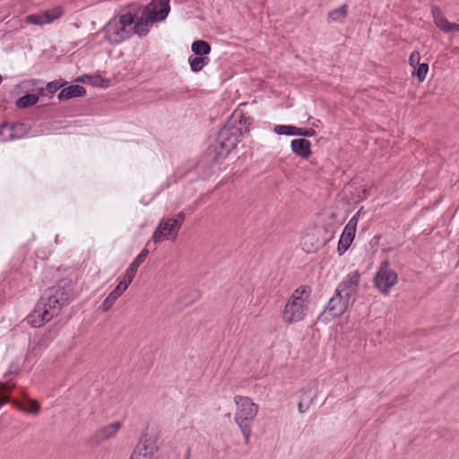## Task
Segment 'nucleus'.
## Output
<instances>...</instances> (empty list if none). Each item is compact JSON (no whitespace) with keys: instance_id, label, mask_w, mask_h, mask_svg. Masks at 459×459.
<instances>
[{"instance_id":"f257e3e1","label":"nucleus","mask_w":459,"mask_h":459,"mask_svg":"<svg viewBox=\"0 0 459 459\" xmlns=\"http://www.w3.org/2000/svg\"><path fill=\"white\" fill-rule=\"evenodd\" d=\"M68 299L69 291L65 288L56 285L48 289L29 317L31 326L40 327L48 323Z\"/></svg>"},{"instance_id":"f03ea898","label":"nucleus","mask_w":459,"mask_h":459,"mask_svg":"<svg viewBox=\"0 0 459 459\" xmlns=\"http://www.w3.org/2000/svg\"><path fill=\"white\" fill-rule=\"evenodd\" d=\"M310 293V288L304 285L292 292L282 312L285 324L292 325L304 320L308 312Z\"/></svg>"},{"instance_id":"7ed1b4c3","label":"nucleus","mask_w":459,"mask_h":459,"mask_svg":"<svg viewBox=\"0 0 459 459\" xmlns=\"http://www.w3.org/2000/svg\"><path fill=\"white\" fill-rule=\"evenodd\" d=\"M236 412L234 415L235 423L239 428L246 445L250 443L252 435L251 424L255 420L258 405L247 396L235 395Z\"/></svg>"},{"instance_id":"20e7f679","label":"nucleus","mask_w":459,"mask_h":459,"mask_svg":"<svg viewBox=\"0 0 459 459\" xmlns=\"http://www.w3.org/2000/svg\"><path fill=\"white\" fill-rule=\"evenodd\" d=\"M134 16L130 13L110 19L100 30L104 39L111 45H117L132 36Z\"/></svg>"},{"instance_id":"39448f33","label":"nucleus","mask_w":459,"mask_h":459,"mask_svg":"<svg viewBox=\"0 0 459 459\" xmlns=\"http://www.w3.org/2000/svg\"><path fill=\"white\" fill-rule=\"evenodd\" d=\"M158 4L153 0L144 7L141 15L134 19L132 25V34L139 37L146 36L154 22H162L166 19V11H157Z\"/></svg>"},{"instance_id":"423d86ee","label":"nucleus","mask_w":459,"mask_h":459,"mask_svg":"<svg viewBox=\"0 0 459 459\" xmlns=\"http://www.w3.org/2000/svg\"><path fill=\"white\" fill-rule=\"evenodd\" d=\"M242 137L241 129L232 126L230 124L225 125L218 134L214 149L218 155H228L240 142Z\"/></svg>"},{"instance_id":"0eeeda50","label":"nucleus","mask_w":459,"mask_h":459,"mask_svg":"<svg viewBox=\"0 0 459 459\" xmlns=\"http://www.w3.org/2000/svg\"><path fill=\"white\" fill-rule=\"evenodd\" d=\"M185 220L183 212H178L173 218L162 219L152 234V240L160 243L165 240H175Z\"/></svg>"},{"instance_id":"6e6552de","label":"nucleus","mask_w":459,"mask_h":459,"mask_svg":"<svg viewBox=\"0 0 459 459\" xmlns=\"http://www.w3.org/2000/svg\"><path fill=\"white\" fill-rule=\"evenodd\" d=\"M376 288L384 295H388L391 289L398 282L397 273L390 267V262L381 263L374 278Z\"/></svg>"},{"instance_id":"1a4fd4ad","label":"nucleus","mask_w":459,"mask_h":459,"mask_svg":"<svg viewBox=\"0 0 459 459\" xmlns=\"http://www.w3.org/2000/svg\"><path fill=\"white\" fill-rule=\"evenodd\" d=\"M350 300L349 298L344 297L335 290L334 296L330 299L321 316L325 320H331L342 316L347 310Z\"/></svg>"},{"instance_id":"9d476101","label":"nucleus","mask_w":459,"mask_h":459,"mask_svg":"<svg viewBox=\"0 0 459 459\" xmlns=\"http://www.w3.org/2000/svg\"><path fill=\"white\" fill-rule=\"evenodd\" d=\"M64 14V9L62 6H56L52 9L44 11L39 13H32L27 15L24 18V21L28 24L43 26L46 24H49L56 20L60 19Z\"/></svg>"},{"instance_id":"9b49d317","label":"nucleus","mask_w":459,"mask_h":459,"mask_svg":"<svg viewBox=\"0 0 459 459\" xmlns=\"http://www.w3.org/2000/svg\"><path fill=\"white\" fill-rule=\"evenodd\" d=\"M318 394V382L316 380H310L307 382L299 392V401L298 403V409L300 413L307 411L311 403Z\"/></svg>"},{"instance_id":"f8f14e48","label":"nucleus","mask_w":459,"mask_h":459,"mask_svg":"<svg viewBox=\"0 0 459 459\" xmlns=\"http://www.w3.org/2000/svg\"><path fill=\"white\" fill-rule=\"evenodd\" d=\"M157 449L155 438L149 434H143L134 447L132 455L142 459H155L154 454Z\"/></svg>"},{"instance_id":"ddd939ff","label":"nucleus","mask_w":459,"mask_h":459,"mask_svg":"<svg viewBox=\"0 0 459 459\" xmlns=\"http://www.w3.org/2000/svg\"><path fill=\"white\" fill-rule=\"evenodd\" d=\"M358 216L359 212H357L347 223L345 226L339 243H338V252L339 255H343L348 248L351 247L356 234L357 224H358Z\"/></svg>"},{"instance_id":"4468645a","label":"nucleus","mask_w":459,"mask_h":459,"mask_svg":"<svg viewBox=\"0 0 459 459\" xmlns=\"http://www.w3.org/2000/svg\"><path fill=\"white\" fill-rule=\"evenodd\" d=\"M360 281V274L358 271L349 273L340 282L336 290L350 299L357 293Z\"/></svg>"},{"instance_id":"2eb2a0df","label":"nucleus","mask_w":459,"mask_h":459,"mask_svg":"<svg viewBox=\"0 0 459 459\" xmlns=\"http://www.w3.org/2000/svg\"><path fill=\"white\" fill-rule=\"evenodd\" d=\"M122 424L119 421H114L98 429L91 437V442L100 444L117 436L121 429Z\"/></svg>"},{"instance_id":"dca6fc26","label":"nucleus","mask_w":459,"mask_h":459,"mask_svg":"<svg viewBox=\"0 0 459 459\" xmlns=\"http://www.w3.org/2000/svg\"><path fill=\"white\" fill-rule=\"evenodd\" d=\"M431 14L435 25L445 33H453L459 31V23L450 22L443 14L441 10L433 6L431 8Z\"/></svg>"},{"instance_id":"f3484780","label":"nucleus","mask_w":459,"mask_h":459,"mask_svg":"<svg viewBox=\"0 0 459 459\" xmlns=\"http://www.w3.org/2000/svg\"><path fill=\"white\" fill-rule=\"evenodd\" d=\"M148 253L147 249L142 250V252L134 259L126 269L125 275L120 281L126 284L127 288L134 278L139 266L145 261Z\"/></svg>"},{"instance_id":"a211bd4d","label":"nucleus","mask_w":459,"mask_h":459,"mask_svg":"<svg viewBox=\"0 0 459 459\" xmlns=\"http://www.w3.org/2000/svg\"><path fill=\"white\" fill-rule=\"evenodd\" d=\"M86 90L84 87L78 84H72L67 87H63V89L58 93L59 100H67L72 98L82 97L85 95Z\"/></svg>"},{"instance_id":"6ab92c4d","label":"nucleus","mask_w":459,"mask_h":459,"mask_svg":"<svg viewBox=\"0 0 459 459\" xmlns=\"http://www.w3.org/2000/svg\"><path fill=\"white\" fill-rule=\"evenodd\" d=\"M292 152L301 158H308L311 154V143L308 140L299 138L291 141Z\"/></svg>"},{"instance_id":"aec40b11","label":"nucleus","mask_w":459,"mask_h":459,"mask_svg":"<svg viewBox=\"0 0 459 459\" xmlns=\"http://www.w3.org/2000/svg\"><path fill=\"white\" fill-rule=\"evenodd\" d=\"M127 289L126 284L119 281L117 286L109 293V295L105 299V300L101 304V307L104 311L108 310L115 301L123 294V292Z\"/></svg>"},{"instance_id":"412c9836","label":"nucleus","mask_w":459,"mask_h":459,"mask_svg":"<svg viewBox=\"0 0 459 459\" xmlns=\"http://www.w3.org/2000/svg\"><path fill=\"white\" fill-rule=\"evenodd\" d=\"M348 14V5L342 4L328 13V22L342 23Z\"/></svg>"},{"instance_id":"4be33fe9","label":"nucleus","mask_w":459,"mask_h":459,"mask_svg":"<svg viewBox=\"0 0 459 459\" xmlns=\"http://www.w3.org/2000/svg\"><path fill=\"white\" fill-rule=\"evenodd\" d=\"M210 62L209 57L201 56H190L188 57V63L191 68V71L194 73L200 72L205 65H207Z\"/></svg>"},{"instance_id":"5701e85b","label":"nucleus","mask_w":459,"mask_h":459,"mask_svg":"<svg viewBox=\"0 0 459 459\" xmlns=\"http://www.w3.org/2000/svg\"><path fill=\"white\" fill-rule=\"evenodd\" d=\"M191 50L195 56H206L210 54L212 48L207 41L198 39L192 43Z\"/></svg>"},{"instance_id":"b1692460","label":"nucleus","mask_w":459,"mask_h":459,"mask_svg":"<svg viewBox=\"0 0 459 459\" xmlns=\"http://www.w3.org/2000/svg\"><path fill=\"white\" fill-rule=\"evenodd\" d=\"M15 128L19 129L21 128V126H11L8 124L0 126V141L6 142L14 140L16 136L14 135Z\"/></svg>"},{"instance_id":"393cba45","label":"nucleus","mask_w":459,"mask_h":459,"mask_svg":"<svg viewBox=\"0 0 459 459\" xmlns=\"http://www.w3.org/2000/svg\"><path fill=\"white\" fill-rule=\"evenodd\" d=\"M39 101V96L36 94H25L19 98L15 105L19 108H26L34 106Z\"/></svg>"},{"instance_id":"a878e982","label":"nucleus","mask_w":459,"mask_h":459,"mask_svg":"<svg viewBox=\"0 0 459 459\" xmlns=\"http://www.w3.org/2000/svg\"><path fill=\"white\" fill-rule=\"evenodd\" d=\"M88 83L95 87L108 88L110 82L108 79L103 77L100 74H90Z\"/></svg>"},{"instance_id":"bb28decb","label":"nucleus","mask_w":459,"mask_h":459,"mask_svg":"<svg viewBox=\"0 0 459 459\" xmlns=\"http://www.w3.org/2000/svg\"><path fill=\"white\" fill-rule=\"evenodd\" d=\"M428 71L429 65L422 63L416 67H413L412 75H416L420 82H423L426 79Z\"/></svg>"},{"instance_id":"cd10ccee","label":"nucleus","mask_w":459,"mask_h":459,"mask_svg":"<svg viewBox=\"0 0 459 459\" xmlns=\"http://www.w3.org/2000/svg\"><path fill=\"white\" fill-rule=\"evenodd\" d=\"M65 84H67V82L65 80H55L50 82H48L45 89L50 95H53L59 89L63 88Z\"/></svg>"},{"instance_id":"c85d7f7f","label":"nucleus","mask_w":459,"mask_h":459,"mask_svg":"<svg viewBox=\"0 0 459 459\" xmlns=\"http://www.w3.org/2000/svg\"><path fill=\"white\" fill-rule=\"evenodd\" d=\"M294 126L277 125L273 128V132L279 135H294Z\"/></svg>"},{"instance_id":"c756f323","label":"nucleus","mask_w":459,"mask_h":459,"mask_svg":"<svg viewBox=\"0 0 459 459\" xmlns=\"http://www.w3.org/2000/svg\"><path fill=\"white\" fill-rule=\"evenodd\" d=\"M20 409L28 413L37 414L40 406L36 400H30L26 405L20 406Z\"/></svg>"},{"instance_id":"7c9ffc66","label":"nucleus","mask_w":459,"mask_h":459,"mask_svg":"<svg viewBox=\"0 0 459 459\" xmlns=\"http://www.w3.org/2000/svg\"><path fill=\"white\" fill-rule=\"evenodd\" d=\"M294 135L312 137L316 135V131L313 128H300L295 126Z\"/></svg>"},{"instance_id":"2f4dec72","label":"nucleus","mask_w":459,"mask_h":459,"mask_svg":"<svg viewBox=\"0 0 459 459\" xmlns=\"http://www.w3.org/2000/svg\"><path fill=\"white\" fill-rule=\"evenodd\" d=\"M14 386L13 384H10L8 382L0 383V391L2 390H9ZM9 402V398L5 395L0 394V406L6 404Z\"/></svg>"},{"instance_id":"473e14b6","label":"nucleus","mask_w":459,"mask_h":459,"mask_svg":"<svg viewBox=\"0 0 459 459\" xmlns=\"http://www.w3.org/2000/svg\"><path fill=\"white\" fill-rule=\"evenodd\" d=\"M420 55L418 51H413L409 57V64L411 67H416L420 63Z\"/></svg>"},{"instance_id":"72a5a7b5","label":"nucleus","mask_w":459,"mask_h":459,"mask_svg":"<svg viewBox=\"0 0 459 459\" xmlns=\"http://www.w3.org/2000/svg\"><path fill=\"white\" fill-rule=\"evenodd\" d=\"M13 126H21V128H19V129L15 128L16 129L14 132L15 133L14 135H16L15 139L22 138L27 134L26 125L20 123V124H13Z\"/></svg>"},{"instance_id":"f704fd0d","label":"nucleus","mask_w":459,"mask_h":459,"mask_svg":"<svg viewBox=\"0 0 459 459\" xmlns=\"http://www.w3.org/2000/svg\"><path fill=\"white\" fill-rule=\"evenodd\" d=\"M159 4L160 5V9L159 11H166V17L169 13V0H160Z\"/></svg>"},{"instance_id":"c9c22d12","label":"nucleus","mask_w":459,"mask_h":459,"mask_svg":"<svg viewBox=\"0 0 459 459\" xmlns=\"http://www.w3.org/2000/svg\"><path fill=\"white\" fill-rule=\"evenodd\" d=\"M89 77H90V74H82L81 76H78L74 81L77 82L88 83Z\"/></svg>"},{"instance_id":"e433bc0d","label":"nucleus","mask_w":459,"mask_h":459,"mask_svg":"<svg viewBox=\"0 0 459 459\" xmlns=\"http://www.w3.org/2000/svg\"><path fill=\"white\" fill-rule=\"evenodd\" d=\"M39 352H40V351H36V348H35L34 346H32V347L30 346V353H33V355H35V356H36V355H38Z\"/></svg>"},{"instance_id":"4c0bfd02","label":"nucleus","mask_w":459,"mask_h":459,"mask_svg":"<svg viewBox=\"0 0 459 459\" xmlns=\"http://www.w3.org/2000/svg\"><path fill=\"white\" fill-rule=\"evenodd\" d=\"M44 91L43 87L39 88V91L42 92Z\"/></svg>"}]
</instances>
